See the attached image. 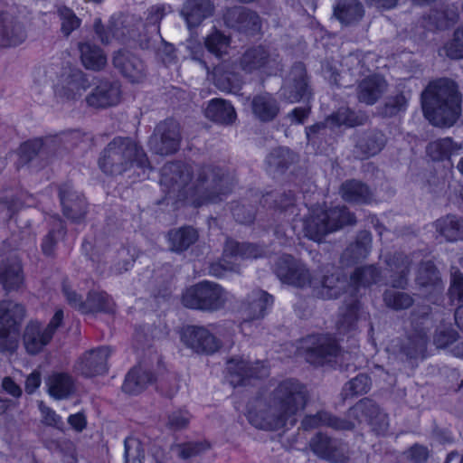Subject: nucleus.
Masks as SVG:
<instances>
[{
	"label": "nucleus",
	"instance_id": "nucleus-22",
	"mask_svg": "<svg viewBox=\"0 0 463 463\" xmlns=\"http://www.w3.org/2000/svg\"><path fill=\"white\" fill-rule=\"evenodd\" d=\"M113 66L131 82L142 81L146 74L144 62L134 53L127 50L116 52L112 58Z\"/></svg>",
	"mask_w": 463,
	"mask_h": 463
},
{
	"label": "nucleus",
	"instance_id": "nucleus-57",
	"mask_svg": "<svg viewBox=\"0 0 463 463\" xmlns=\"http://www.w3.org/2000/svg\"><path fill=\"white\" fill-rule=\"evenodd\" d=\"M410 97L403 91L389 96L384 104L379 108L383 118H392L406 109Z\"/></svg>",
	"mask_w": 463,
	"mask_h": 463
},
{
	"label": "nucleus",
	"instance_id": "nucleus-15",
	"mask_svg": "<svg viewBox=\"0 0 463 463\" xmlns=\"http://www.w3.org/2000/svg\"><path fill=\"white\" fill-rule=\"evenodd\" d=\"M224 24L239 33L256 35L261 30V18L259 14L244 6H232L223 13Z\"/></svg>",
	"mask_w": 463,
	"mask_h": 463
},
{
	"label": "nucleus",
	"instance_id": "nucleus-8",
	"mask_svg": "<svg viewBox=\"0 0 463 463\" xmlns=\"http://www.w3.org/2000/svg\"><path fill=\"white\" fill-rule=\"evenodd\" d=\"M305 344V357L311 364H332L344 357L336 340L330 335H308Z\"/></svg>",
	"mask_w": 463,
	"mask_h": 463
},
{
	"label": "nucleus",
	"instance_id": "nucleus-55",
	"mask_svg": "<svg viewBox=\"0 0 463 463\" xmlns=\"http://www.w3.org/2000/svg\"><path fill=\"white\" fill-rule=\"evenodd\" d=\"M114 310V303L104 291H90L86 299V313L105 312L111 313Z\"/></svg>",
	"mask_w": 463,
	"mask_h": 463
},
{
	"label": "nucleus",
	"instance_id": "nucleus-41",
	"mask_svg": "<svg viewBox=\"0 0 463 463\" xmlns=\"http://www.w3.org/2000/svg\"><path fill=\"white\" fill-rule=\"evenodd\" d=\"M428 340V333L424 328H414L402 343L401 351L409 359L424 358Z\"/></svg>",
	"mask_w": 463,
	"mask_h": 463
},
{
	"label": "nucleus",
	"instance_id": "nucleus-50",
	"mask_svg": "<svg viewBox=\"0 0 463 463\" xmlns=\"http://www.w3.org/2000/svg\"><path fill=\"white\" fill-rule=\"evenodd\" d=\"M416 284L430 290H439L442 288V282L439 272L431 261L421 262L415 278Z\"/></svg>",
	"mask_w": 463,
	"mask_h": 463
},
{
	"label": "nucleus",
	"instance_id": "nucleus-24",
	"mask_svg": "<svg viewBox=\"0 0 463 463\" xmlns=\"http://www.w3.org/2000/svg\"><path fill=\"white\" fill-rule=\"evenodd\" d=\"M27 34L24 24L14 13L5 10L0 13V46L12 47L21 44Z\"/></svg>",
	"mask_w": 463,
	"mask_h": 463
},
{
	"label": "nucleus",
	"instance_id": "nucleus-21",
	"mask_svg": "<svg viewBox=\"0 0 463 463\" xmlns=\"http://www.w3.org/2000/svg\"><path fill=\"white\" fill-rule=\"evenodd\" d=\"M109 29L116 40L126 42L133 40L141 47V29H145V24L133 14H127L118 18H112L109 22Z\"/></svg>",
	"mask_w": 463,
	"mask_h": 463
},
{
	"label": "nucleus",
	"instance_id": "nucleus-46",
	"mask_svg": "<svg viewBox=\"0 0 463 463\" xmlns=\"http://www.w3.org/2000/svg\"><path fill=\"white\" fill-rule=\"evenodd\" d=\"M78 48L81 63L87 70L99 71L105 68L107 58L99 46L86 42L80 43Z\"/></svg>",
	"mask_w": 463,
	"mask_h": 463
},
{
	"label": "nucleus",
	"instance_id": "nucleus-36",
	"mask_svg": "<svg viewBox=\"0 0 463 463\" xmlns=\"http://www.w3.org/2000/svg\"><path fill=\"white\" fill-rule=\"evenodd\" d=\"M254 117L261 122H270L279 112L278 100L268 92L255 95L250 102Z\"/></svg>",
	"mask_w": 463,
	"mask_h": 463
},
{
	"label": "nucleus",
	"instance_id": "nucleus-7",
	"mask_svg": "<svg viewBox=\"0 0 463 463\" xmlns=\"http://www.w3.org/2000/svg\"><path fill=\"white\" fill-rule=\"evenodd\" d=\"M24 317L25 309L21 304L12 300L0 302V352L14 353L16 350Z\"/></svg>",
	"mask_w": 463,
	"mask_h": 463
},
{
	"label": "nucleus",
	"instance_id": "nucleus-1",
	"mask_svg": "<svg viewBox=\"0 0 463 463\" xmlns=\"http://www.w3.org/2000/svg\"><path fill=\"white\" fill-rule=\"evenodd\" d=\"M160 184L177 200H188L195 207L222 200L232 187L227 170L217 165L171 162L162 168Z\"/></svg>",
	"mask_w": 463,
	"mask_h": 463
},
{
	"label": "nucleus",
	"instance_id": "nucleus-10",
	"mask_svg": "<svg viewBox=\"0 0 463 463\" xmlns=\"http://www.w3.org/2000/svg\"><path fill=\"white\" fill-rule=\"evenodd\" d=\"M181 132L179 123L167 118L159 122L148 140L150 149L160 156L175 153L180 146Z\"/></svg>",
	"mask_w": 463,
	"mask_h": 463
},
{
	"label": "nucleus",
	"instance_id": "nucleus-38",
	"mask_svg": "<svg viewBox=\"0 0 463 463\" xmlns=\"http://www.w3.org/2000/svg\"><path fill=\"white\" fill-rule=\"evenodd\" d=\"M48 393L55 400H65L76 392L73 377L67 373H53L46 380Z\"/></svg>",
	"mask_w": 463,
	"mask_h": 463
},
{
	"label": "nucleus",
	"instance_id": "nucleus-58",
	"mask_svg": "<svg viewBox=\"0 0 463 463\" xmlns=\"http://www.w3.org/2000/svg\"><path fill=\"white\" fill-rule=\"evenodd\" d=\"M231 44V38L222 32L214 29L204 40V45L209 52L216 57L226 54Z\"/></svg>",
	"mask_w": 463,
	"mask_h": 463
},
{
	"label": "nucleus",
	"instance_id": "nucleus-59",
	"mask_svg": "<svg viewBox=\"0 0 463 463\" xmlns=\"http://www.w3.org/2000/svg\"><path fill=\"white\" fill-rule=\"evenodd\" d=\"M56 8L61 22V32L65 37H69L73 31L80 26L81 21L75 13L67 6L59 5Z\"/></svg>",
	"mask_w": 463,
	"mask_h": 463
},
{
	"label": "nucleus",
	"instance_id": "nucleus-30",
	"mask_svg": "<svg viewBox=\"0 0 463 463\" xmlns=\"http://www.w3.org/2000/svg\"><path fill=\"white\" fill-rule=\"evenodd\" d=\"M385 263L391 274V284L394 288H405L408 284V275L412 264L410 255L403 252H394L385 258Z\"/></svg>",
	"mask_w": 463,
	"mask_h": 463
},
{
	"label": "nucleus",
	"instance_id": "nucleus-47",
	"mask_svg": "<svg viewBox=\"0 0 463 463\" xmlns=\"http://www.w3.org/2000/svg\"><path fill=\"white\" fill-rule=\"evenodd\" d=\"M154 379L151 371L142 366H136L127 374L122 389L125 392L137 394L152 383Z\"/></svg>",
	"mask_w": 463,
	"mask_h": 463
},
{
	"label": "nucleus",
	"instance_id": "nucleus-33",
	"mask_svg": "<svg viewBox=\"0 0 463 463\" xmlns=\"http://www.w3.org/2000/svg\"><path fill=\"white\" fill-rule=\"evenodd\" d=\"M322 426L336 430H351L354 428V424L351 420L338 418L327 411H318L314 415H307L301 421V427L305 430Z\"/></svg>",
	"mask_w": 463,
	"mask_h": 463
},
{
	"label": "nucleus",
	"instance_id": "nucleus-51",
	"mask_svg": "<svg viewBox=\"0 0 463 463\" xmlns=\"http://www.w3.org/2000/svg\"><path fill=\"white\" fill-rule=\"evenodd\" d=\"M462 143L455 142L451 137L439 138L427 146L428 155L436 161L449 159L462 149Z\"/></svg>",
	"mask_w": 463,
	"mask_h": 463
},
{
	"label": "nucleus",
	"instance_id": "nucleus-49",
	"mask_svg": "<svg viewBox=\"0 0 463 463\" xmlns=\"http://www.w3.org/2000/svg\"><path fill=\"white\" fill-rule=\"evenodd\" d=\"M361 304L357 299L350 298L345 300L343 306L339 309L338 319L336 322L337 328L340 332H347L355 328Z\"/></svg>",
	"mask_w": 463,
	"mask_h": 463
},
{
	"label": "nucleus",
	"instance_id": "nucleus-25",
	"mask_svg": "<svg viewBox=\"0 0 463 463\" xmlns=\"http://www.w3.org/2000/svg\"><path fill=\"white\" fill-rule=\"evenodd\" d=\"M88 106L105 109L117 105L120 100V88L118 82L101 80L86 96Z\"/></svg>",
	"mask_w": 463,
	"mask_h": 463
},
{
	"label": "nucleus",
	"instance_id": "nucleus-5",
	"mask_svg": "<svg viewBox=\"0 0 463 463\" xmlns=\"http://www.w3.org/2000/svg\"><path fill=\"white\" fill-rule=\"evenodd\" d=\"M355 222V216L345 206L328 210L317 206L304 218L303 232L308 239L320 242L327 234Z\"/></svg>",
	"mask_w": 463,
	"mask_h": 463
},
{
	"label": "nucleus",
	"instance_id": "nucleus-45",
	"mask_svg": "<svg viewBox=\"0 0 463 463\" xmlns=\"http://www.w3.org/2000/svg\"><path fill=\"white\" fill-rule=\"evenodd\" d=\"M198 232L192 226H183L172 229L167 233L170 250L175 252H183L198 240Z\"/></svg>",
	"mask_w": 463,
	"mask_h": 463
},
{
	"label": "nucleus",
	"instance_id": "nucleus-53",
	"mask_svg": "<svg viewBox=\"0 0 463 463\" xmlns=\"http://www.w3.org/2000/svg\"><path fill=\"white\" fill-rule=\"evenodd\" d=\"M261 255V250L250 243H240L234 240L228 239L223 248L222 257L228 258H258Z\"/></svg>",
	"mask_w": 463,
	"mask_h": 463
},
{
	"label": "nucleus",
	"instance_id": "nucleus-52",
	"mask_svg": "<svg viewBox=\"0 0 463 463\" xmlns=\"http://www.w3.org/2000/svg\"><path fill=\"white\" fill-rule=\"evenodd\" d=\"M334 15L345 25L357 23L364 15V8L357 0H343L335 7Z\"/></svg>",
	"mask_w": 463,
	"mask_h": 463
},
{
	"label": "nucleus",
	"instance_id": "nucleus-42",
	"mask_svg": "<svg viewBox=\"0 0 463 463\" xmlns=\"http://www.w3.org/2000/svg\"><path fill=\"white\" fill-rule=\"evenodd\" d=\"M204 114L208 119L222 125L232 124L237 116L233 106L222 99H212Z\"/></svg>",
	"mask_w": 463,
	"mask_h": 463
},
{
	"label": "nucleus",
	"instance_id": "nucleus-40",
	"mask_svg": "<svg viewBox=\"0 0 463 463\" xmlns=\"http://www.w3.org/2000/svg\"><path fill=\"white\" fill-rule=\"evenodd\" d=\"M213 5L210 0H187L183 7L182 14L189 27H196L205 18L213 14Z\"/></svg>",
	"mask_w": 463,
	"mask_h": 463
},
{
	"label": "nucleus",
	"instance_id": "nucleus-63",
	"mask_svg": "<svg viewBox=\"0 0 463 463\" xmlns=\"http://www.w3.org/2000/svg\"><path fill=\"white\" fill-rule=\"evenodd\" d=\"M125 463H143L145 450L142 443L135 438H127L124 441Z\"/></svg>",
	"mask_w": 463,
	"mask_h": 463
},
{
	"label": "nucleus",
	"instance_id": "nucleus-54",
	"mask_svg": "<svg viewBox=\"0 0 463 463\" xmlns=\"http://www.w3.org/2000/svg\"><path fill=\"white\" fill-rule=\"evenodd\" d=\"M381 269L375 265L356 268L350 276L351 283L355 287H370L382 281Z\"/></svg>",
	"mask_w": 463,
	"mask_h": 463
},
{
	"label": "nucleus",
	"instance_id": "nucleus-26",
	"mask_svg": "<svg viewBox=\"0 0 463 463\" xmlns=\"http://www.w3.org/2000/svg\"><path fill=\"white\" fill-rule=\"evenodd\" d=\"M260 203L264 207L273 208L285 218L295 221L299 214L298 204L296 203V195L292 191L283 193L269 192L263 194Z\"/></svg>",
	"mask_w": 463,
	"mask_h": 463
},
{
	"label": "nucleus",
	"instance_id": "nucleus-6",
	"mask_svg": "<svg viewBox=\"0 0 463 463\" xmlns=\"http://www.w3.org/2000/svg\"><path fill=\"white\" fill-rule=\"evenodd\" d=\"M227 301V293L219 284L202 281L188 288L182 296L185 307L206 312L222 308Z\"/></svg>",
	"mask_w": 463,
	"mask_h": 463
},
{
	"label": "nucleus",
	"instance_id": "nucleus-60",
	"mask_svg": "<svg viewBox=\"0 0 463 463\" xmlns=\"http://www.w3.org/2000/svg\"><path fill=\"white\" fill-rule=\"evenodd\" d=\"M383 298L384 304L396 311L407 309L413 304V298L410 294L393 289L385 290Z\"/></svg>",
	"mask_w": 463,
	"mask_h": 463
},
{
	"label": "nucleus",
	"instance_id": "nucleus-3",
	"mask_svg": "<svg viewBox=\"0 0 463 463\" xmlns=\"http://www.w3.org/2000/svg\"><path fill=\"white\" fill-rule=\"evenodd\" d=\"M424 117L435 127H452L461 115V94L455 81H430L420 95Z\"/></svg>",
	"mask_w": 463,
	"mask_h": 463
},
{
	"label": "nucleus",
	"instance_id": "nucleus-18",
	"mask_svg": "<svg viewBox=\"0 0 463 463\" xmlns=\"http://www.w3.org/2000/svg\"><path fill=\"white\" fill-rule=\"evenodd\" d=\"M353 155L356 159L364 160L379 154L387 143L385 134L377 128L357 131L354 136Z\"/></svg>",
	"mask_w": 463,
	"mask_h": 463
},
{
	"label": "nucleus",
	"instance_id": "nucleus-29",
	"mask_svg": "<svg viewBox=\"0 0 463 463\" xmlns=\"http://www.w3.org/2000/svg\"><path fill=\"white\" fill-rule=\"evenodd\" d=\"M23 281L22 267L17 256L13 253H0V283L5 290H12Z\"/></svg>",
	"mask_w": 463,
	"mask_h": 463
},
{
	"label": "nucleus",
	"instance_id": "nucleus-9",
	"mask_svg": "<svg viewBox=\"0 0 463 463\" xmlns=\"http://www.w3.org/2000/svg\"><path fill=\"white\" fill-rule=\"evenodd\" d=\"M312 96L310 78L303 62L292 65L280 88V98L288 102L307 101Z\"/></svg>",
	"mask_w": 463,
	"mask_h": 463
},
{
	"label": "nucleus",
	"instance_id": "nucleus-35",
	"mask_svg": "<svg viewBox=\"0 0 463 463\" xmlns=\"http://www.w3.org/2000/svg\"><path fill=\"white\" fill-rule=\"evenodd\" d=\"M269 52L263 46L248 48L239 58V66L246 73H252L266 68L270 63Z\"/></svg>",
	"mask_w": 463,
	"mask_h": 463
},
{
	"label": "nucleus",
	"instance_id": "nucleus-2",
	"mask_svg": "<svg viewBox=\"0 0 463 463\" xmlns=\"http://www.w3.org/2000/svg\"><path fill=\"white\" fill-rule=\"evenodd\" d=\"M308 400L307 388L295 379L281 382L272 392L269 408L262 414L260 428L278 430L294 426L297 415L302 411Z\"/></svg>",
	"mask_w": 463,
	"mask_h": 463
},
{
	"label": "nucleus",
	"instance_id": "nucleus-32",
	"mask_svg": "<svg viewBox=\"0 0 463 463\" xmlns=\"http://www.w3.org/2000/svg\"><path fill=\"white\" fill-rule=\"evenodd\" d=\"M388 83L379 75L364 78L357 86V99L366 105L375 104L387 91Z\"/></svg>",
	"mask_w": 463,
	"mask_h": 463
},
{
	"label": "nucleus",
	"instance_id": "nucleus-13",
	"mask_svg": "<svg viewBox=\"0 0 463 463\" xmlns=\"http://www.w3.org/2000/svg\"><path fill=\"white\" fill-rule=\"evenodd\" d=\"M61 146L57 137L34 138L23 143L19 147L18 166L27 165L35 159L46 165L55 156Z\"/></svg>",
	"mask_w": 463,
	"mask_h": 463
},
{
	"label": "nucleus",
	"instance_id": "nucleus-48",
	"mask_svg": "<svg viewBox=\"0 0 463 463\" xmlns=\"http://www.w3.org/2000/svg\"><path fill=\"white\" fill-rule=\"evenodd\" d=\"M429 19L436 30H448L458 22V7L454 5H441L430 12Z\"/></svg>",
	"mask_w": 463,
	"mask_h": 463
},
{
	"label": "nucleus",
	"instance_id": "nucleus-43",
	"mask_svg": "<svg viewBox=\"0 0 463 463\" xmlns=\"http://www.w3.org/2000/svg\"><path fill=\"white\" fill-rule=\"evenodd\" d=\"M46 332L41 324L36 321H31L25 326L24 332V345L30 354L40 353L47 345L52 338H46Z\"/></svg>",
	"mask_w": 463,
	"mask_h": 463
},
{
	"label": "nucleus",
	"instance_id": "nucleus-34",
	"mask_svg": "<svg viewBox=\"0 0 463 463\" xmlns=\"http://www.w3.org/2000/svg\"><path fill=\"white\" fill-rule=\"evenodd\" d=\"M372 243L371 233L361 231L354 242L351 243L341 255V263L344 266L354 265L364 260L369 254Z\"/></svg>",
	"mask_w": 463,
	"mask_h": 463
},
{
	"label": "nucleus",
	"instance_id": "nucleus-14",
	"mask_svg": "<svg viewBox=\"0 0 463 463\" xmlns=\"http://www.w3.org/2000/svg\"><path fill=\"white\" fill-rule=\"evenodd\" d=\"M228 380L233 386L246 385L250 379H260L269 374V367L263 361L250 362L244 358H232L228 361Z\"/></svg>",
	"mask_w": 463,
	"mask_h": 463
},
{
	"label": "nucleus",
	"instance_id": "nucleus-31",
	"mask_svg": "<svg viewBox=\"0 0 463 463\" xmlns=\"http://www.w3.org/2000/svg\"><path fill=\"white\" fill-rule=\"evenodd\" d=\"M273 303V297L268 292L261 289L252 290L246 298L242 311L245 319L242 326L246 325L249 320L262 318L266 314V309Z\"/></svg>",
	"mask_w": 463,
	"mask_h": 463
},
{
	"label": "nucleus",
	"instance_id": "nucleus-16",
	"mask_svg": "<svg viewBox=\"0 0 463 463\" xmlns=\"http://www.w3.org/2000/svg\"><path fill=\"white\" fill-rule=\"evenodd\" d=\"M274 272L285 284L305 288L310 283V273L304 264L291 255H282L275 262Z\"/></svg>",
	"mask_w": 463,
	"mask_h": 463
},
{
	"label": "nucleus",
	"instance_id": "nucleus-19",
	"mask_svg": "<svg viewBox=\"0 0 463 463\" xmlns=\"http://www.w3.org/2000/svg\"><path fill=\"white\" fill-rule=\"evenodd\" d=\"M59 198L63 215L73 222H80L87 214L88 203L85 196L69 184L59 186Z\"/></svg>",
	"mask_w": 463,
	"mask_h": 463
},
{
	"label": "nucleus",
	"instance_id": "nucleus-20",
	"mask_svg": "<svg viewBox=\"0 0 463 463\" xmlns=\"http://www.w3.org/2000/svg\"><path fill=\"white\" fill-rule=\"evenodd\" d=\"M182 341L196 353L213 354L220 346V341L204 326H187L182 333Z\"/></svg>",
	"mask_w": 463,
	"mask_h": 463
},
{
	"label": "nucleus",
	"instance_id": "nucleus-64",
	"mask_svg": "<svg viewBox=\"0 0 463 463\" xmlns=\"http://www.w3.org/2000/svg\"><path fill=\"white\" fill-rule=\"evenodd\" d=\"M210 444L207 441H189L177 444L175 450L183 459H188L200 455L209 449Z\"/></svg>",
	"mask_w": 463,
	"mask_h": 463
},
{
	"label": "nucleus",
	"instance_id": "nucleus-44",
	"mask_svg": "<svg viewBox=\"0 0 463 463\" xmlns=\"http://www.w3.org/2000/svg\"><path fill=\"white\" fill-rule=\"evenodd\" d=\"M165 14V5H153L148 9L146 17V23L145 24V29L149 33L148 39H142L141 48L150 49L156 47L157 40L161 39L159 33V23Z\"/></svg>",
	"mask_w": 463,
	"mask_h": 463
},
{
	"label": "nucleus",
	"instance_id": "nucleus-23",
	"mask_svg": "<svg viewBox=\"0 0 463 463\" xmlns=\"http://www.w3.org/2000/svg\"><path fill=\"white\" fill-rule=\"evenodd\" d=\"M111 354L109 346H99L86 352L77 362V371L85 377L103 374L108 370V359Z\"/></svg>",
	"mask_w": 463,
	"mask_h": 463
},
{
	"label": "nucleus",
	"instance_id": "nucleus-27",
	"mask_svg": "<svg viewBox=\"0 0 463 463\" xmlns=\"http://www.w3.org/2000/svg\"><path fill=\"white\" fill-rule=\"evenodd\" d=\"M213 77L214 85L222 91L236 93L241 88V76L235 71V62L231 60H223L215 65Z\"/></svg>",
	"mask_w": 463,
	"mask_h": 463
},
{
	"label": "nucleus",
	"instance_id": "nucleus-17",
	"mask_svg": "<svg viewBox=\"0 0 463 463\" xmlns=\"http://www.w3.org/2000/svg\"><path fill=\"white\" fill-rule=\"evenodd\" d=\"M309 447L317 457L333 463H346L348 448L345 443L322 432L317 433L309 441Z\"/></svg>",
	"mask_w": 463,
	"mask_h": 463
},
{
	"label": "nucleus",
	"instance_id": "nucleus-62",
	"mask_svg": "<svg viewBox=\"0 0 463 463\" xmlns=\"http://www.w3.org/2000/svg\"><path fill=\"white\" fill-rule=\"evenodd\" d=\"M371 388V380L368 375L360 373L345 383L343 392L345 398L366 393Z\"/></svg>",
	"mask_w": 463,
	"mask_h": 463
},
{
	"label": "nucleus",
	"instance_id": "nucleus-37",
	"mask_svg": "<svg viewBox=\"0 0 463 463\" xmlns=\"http://www.w3.org/2000/svg\"><path fill=\"white\" fill-rule=\"evenodd\" d=\"M341 197L348 203H369L373 197L371 188L357 179H348L342 183L339 188Z\"/></svg>",
	"mask_w": 463,
	"mask_h": 463
},
{
	"label": "nucleus",
	"instance_id": "nucleus-4",
	"mask_svg": "<svg viewBox=\"0 0 463 463\" xmlns=\"http://www.w3.org/2000/svg\"><path fill=\"white\" fill-rule=\"evenodd\" d=\"M100 170L109 175H119L134 165L147 168L150 164L141 146L130 137H116L100 152Z\"/></svg>",
	"mask_w": 463,
	"mask_h": 463
},
{
	"label": "nucleus",
	"instance_id": "nucleus-28",
	"mask_svg": "<svg viewBox=\"0 0 463 463\" xmlns=\"http://www.w3.org/2000/svg\"><path fill=\"white\" fill-rule=\"evenodd\" d=\"M312 288L314 297L322 299L339 298L345 289L346 281L339 272L324 275L321 279H312L307 284Z\"/></svg>",
	"mask_w": 463,
	"mask_h": 463
},
{
	"label": "nucleus",
	"instance_id": "nucleus-12",
	"mask_svg": "<svg viewBox=\"0 0 463 463\" xmlns=\"http://www.w3.org/2000/svg\"><path fill=\"white\" fill-rule=\"evenodd\" d=\"M89 76L79 68L66 69L55 88V96L62 102L75 101L90 87Z\"/></svg>",
	"mask_w": 463,
	"mask_h": 463
},
{
	"label": "nucleus",
	"instance_id": "nucleus-56",
	"mask_svg": "<svg viewBox=\"0 0 463 463\" xmlns=\"http://www.w3.org/2000/svg\"><path fill=\"white\" fill-rule=\"evenodd\" d=\"M295 161V155L286 147H277L267 156V164L270 170L284 172Z\"/></svg>",
	"mask_w": 463,
	"mask_h": 463
},
{
	"label": "nucleus",
	"instance_id": "nucleus-61",
	"mask_svg": "<svg viewBox=\"0 0 463 463\" xmlns=\"http://www.w3.org/2000/svg\"><path fill=\"white\" fill-rule=\"evenodd\" d=\"M442 50L449 59H463V25L454 31L451 39L444 44Z\"/></svg>",
	"mask_w": 463,
	"mask_h": 463
},
{
	"label": "nucleus",
	"instance_id": "nucleus-11",
	"mask_svg": "<svg viewBox=\"0 0 463 463\" xmlns=\"http://www.w3.org/2000/svg\"><path fill=\"white\" fill-rule=\"evenodd\" d=\"M348 418L369 424L377 435L386 433L389 421L387 414L369 398H363L348 410Z\"/></svg>",
	"mask_w": 463,
	"mask_h": 463
},
{
	"label": "nucleus",
	"instance_id": "nucleus-39",
	"mask_svg": "<svg viewBox=\"0 0 463 463\" xmlns=\"http://www.w3.org/2000/svg\"><path fill=\"white\" fill-rule=\"evenodd\" d=\"M436 232L448 242L463 241V217L447 214L434 222Z\"/></svg>",
	"mask_w": 463,
	"mask_h": 463
}]
</instances>
